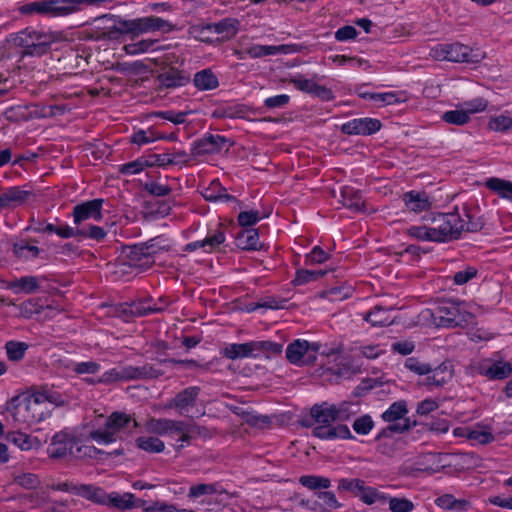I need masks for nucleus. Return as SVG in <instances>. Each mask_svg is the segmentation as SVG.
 Instances as JSON below:
<instances>
[{
	"mask_svg": "<svg viewBox=\"0 0 512 512\" xmlns=\"http://www.w3.org/2000/svg\"><path fill=\"white\" fill-rule=\"evenodd\" d=\"M426 224L413 225L407 235L419 241L447 243L463 233V217L457 210L448 213L432 212L423 217Z\"/></svg>",
	"mask_w": 512,
	"mask_h": 512,
	"instance_id": "obj_1",
	"label": "nucleus"
},
{
	"mask_svg": "<svg viewBox=\"0 0 512 512\" xmlns=\"http://www.w3.org/2000/svg\"><path fill=\"white\" fill-rule=\"evenodd\" d=\"M310 415L315 422L312 435L321 440L354 439L347 425L337 424L334 413V404L323 402L315 404L310 410Z\"/></svg>",
	"mask_w": 512,
	"mask_h": 512,
	"instance_id": "obj_2",
	"label": "nucleus"
},
{
	"mask_svg": "<svg viewBox=\"0 0 512 512\" xmlns=\"http://www.w3.org/2000/svg\"><path fill=\"white\" fill-rule=\"evenodd\" d=\"M172 30V24L157 16H146L134 19H119L108 31L110 39H117L121 35L130 34L133 37L141 34Z\"/></svg>",
	"mask_w": 512,
	"mask_h": 512,
	"instance_id": "obj_3",
	"label": "nucleus"
},
{
	"mask_svg": "<svg viewBox=\"0 0 512 512\" xmlns=\"http://www.w3.org/2000/svg\"><path fill=\"white\" fill-rule=\"evenodd\" d=\"M426 313L432 318L437 327L454 328L471 323L473 315L466 310L465 304L459 301L447 300L437 304Z\"/></svg>",
	"mask_w": 512,
	"mask_h": 512,
	"instance_id": "obj_4",
	"label": "nucleus"
},
{
	"mask_svg": "<svg viewBox=\"0 0 512 512\" xmlns=\"http://www.w3.org/2000/svg\"><path fill=\"white\" fill-rule=\"evenodd\" d=\"M139 423L125 412H113L105 420L104 429L89 431V436L98 444L107 445L121 438L118 434L125 432L132 434Z\"/></svg>",
	"mask_w": 512,
	"mask_h": 512,
	"instance_id": "obj_5",
	"label": "nucleus"
},
{
	"mask_svg": "<svg viewBox=\"0 0 512 512\" xmlns=\"http://www.w3.org/2000/svg\"><path fill=\"white\" fill-rule=\"evenodd\" d=\"M104 199L97 198L79 203L73 207V224L83 228L88 234L89 229H96L95 237H86V239L96 242H102L107 237V231L98 225L89 223V220L100 221L103 218L102 207Z\"/></svg>",
	"mask_w": 512,
	"mask_h": 512,
	"instance_id": "obj_6",
	"label": "nucleus"
},
{
	"mask_svg": "<svg viewBox=\"0 0 512 512\" xmlns=\"http://www.w3.org/2000/svg\"><path fill=\"white\" fill-rule=\"evenodd\" d=\"M429 55L436 61L465 63H478L484 58L482 51L459 42L437 44L431 48Z\"/></svg>",
	"mask_w": 512,
	"mask_h": 512,
	"instance_id": "obj_7",
	"label": "nucleus"
},
{
	"mask_svg": "<svg viewBox=\"0 0 512 512\" xmlns=\"http://www.w3.org/2000/svg\"><path fill=\"white\" fill-rule=\"evenodd\" d=\"M163 375V371L151 364L143 366H119L105 371L97 378V382L103 385H110L118 381H129L136 379H153Z\"/></svg>",
	"mask_w": 512,
	"mask_h": 512,
	"instance_id": "obj_8",
	"label": "nucleus"
},
{
	"mask_svg": "<svg viewBox=\"0 0 512 512\" xmlns=\"http://www.w3.org/2000/svg\"><path fill=\"white\" fill-rule=\"evenodd\" d=\"M13 41L16 46L24 48L26 55L41 56L49 50L53 37L51 34L27 28L17 33Z\"/></svg>",
	"mask_w": 512,
	"mask_h": 512,
	"instance_id": "obj_9",
	"label": "nucleus"
},
{
	"mask_svg": "<svg viewBox=\"0 0 512 512\" xmlns=\"http://www.w3.org/2000/svg\"><path fill=\"white\" fill-rule=\"evenodd\" d=\"M321 344L318 342H308L304 339H296L286 348V358L293 365L312 364L317 359V354Z\"/></svg>",
	"mask_w": 512,
	"mask_h": 512,
	"instance_id": "obj_10",
	"label": "nucleus"
},
{
	"mask_svg": "<svg viewBox=\"0 0 512 512\" xmlns=\"http://www.w3.org/2000/svg\"><path fill=\"white\" fill-rule=\"evenodd\" d=\"M408 413L407 404L404 400H399L392 403L389 408L381 415L385 422L392 423L386 428L382 429L377 435V439L389 437L392 433H402L410 428L408 420L405 419L404 423L397 422L403 419Z\"/></svg>",
	"mask_w": 512,
	"mask_h": 512,
	"instance_id": "obj_11",
	"label": "nucleus"
},
{
	"mask_svg": "<svg viewBox=\"0 0 512 512\" xmlns=\"http://www.w3.org/2000/svg\"><path fill=\"white\" fill-rule=\"evenodd\" d=\"M82 432L66 430L57 432L53 435L51 443L47 448L49 457L54 459L64 458L71 456L75 444L83 441Z\"/></svg>",
	"mask_w": 512,
	"mask_h": 512,
	"instance_id": "obj_12",
	"label": "nucleus"
},
{
	"mask_svg": "<svg viewBox=\"0 0 512 512\" xmlns=\"http://www.w3.org/2000/svg\"><path fill=\"white\" fill-rule=\"evenodd\" d=\"M50 489L55 491H62L77 496H81L87 500L95 503H105L106 493L103 489L90 484H76L73 482L65 481L59 483H53Z\"/></svg>",
	"mask_w": 512,
	"mask_h": 512,
	"instance_id": "obj_13",
	"label": "nucleus"
},
{
	"mask_svg": "<svg viewBox=\"0 0 512 512\" xmlns=\"http://www.w3.org/2000/svg\"><path fill=\"white\" fill-rule=\"evenodd\" d=\"M201 388L190 386L178 392L166 405L168 409H175L180 415L190 416L195 407Z\"/></svg>",
	"mask_w": 512,
	"mask_h": 512,
	"instance_id": "obj_14",
	"label": "nucleus"
},
{
	"mask_svg": "<svg viewBox=\"0 0 512 512\" xmlns=\"http://www.w3.org/2000/svg\"><path fill=\"white\" fill-rule=\"evenodd\" d=\"M122 260L124 264L139 270H146L154 264V259L145 251L142 243L125 247L122 251Z\"/></svg>",
	"mask_w": 512,
	"mask_h": 512,
	"instance_id": "obj_15",
	"label": "nucleus"
},
{
	"mask_svg": "<svg viewBox=\"0 0 512 512\" xmlns=\"http://www.w3.org/2000/svg\"><path fill=\"white\" fill-rule=\"evenodd\" d=\"M381 122L376 118H354L342 124L341 131L347 135L368 136L381 129Z\"/></svg>",
	"mask_w": 512,
	"mask_h": 512,
	"instance_id": "obj_16",
	"label": "nucleus"
},
{
	"mask_svg": "<svg viewBox=\"0 0 512 512\" xmlns=\"http://www.w3.org/2000/svg\"><path fill=\"white\" fill-rule=\"evenodd\" d=\"M82 437L84 440L79 444H75L72 450L71 456L74 458L103 460V456L121 455L123 453L122 450H114L113 452L107 453L93 445L86 444L88 440H92L89 433L87 435L82 433Z\"/></svg>",
	"mask_w": 512,
	"mask_h": 512,
	"instance_id": "obj_17",
	"label": "nucleus"
},
{
	"mask_svg": "<svg viewBox=\"0 0 512 512\" xmlns=\"http://www.w3.org/2000/svg\"><path fill=\"white\" fill-rule=\"evenodd\" d=\"M479 373L489 380H502L512 374V364L502 360H484L479 365Z\"/></svg>",
	"mask_w": 512,
	"mask_h": 512,
	"instance_id": "obj_18",
	"label": "nucleus"
},
{
	"mask_svg": "<svg viewBox=\"0 0 512 512\" xmlns=\"http://www.w3.org/2000/svg\"><path fill=\"white\" fill-rule=\"evenodd\" d=\"M227 139L221 135L208 134L193 143L192 154L195 156L214 154L223 148Z\"/></svg>",
	"mask_w": 512,
	"mask_h": 512,
	"instance_id": "obj_19",
	"label": "nucleus"
},
{
	"mask_svg": "<svg viewBox=\"0 0 512 512\" xmlns=\"http://www.w3.org/2000/svg\"><path fill=\"white\" fill-rule=\"evenodd\" d=\"M32 196V192L19 186L9 187L0 193V209L15 208L23 205Z\"/></svg>",
	"mask_w": 512,
	"mask_h": 512,
	"instance_id": "obj_20",
	"label": "nucleus"
},
{
	"mask_svg": "<svg viewBox=\"0 0 512 512\" xmlns=\"http://www.w3.org/2000/svg\"><path fill=\"white\" fill-rule=\"evenodd\" d=\"M405 207L414 213L428 211L432 206V200L426 192L409 191L403 195Z\"/></svg>",
	"mask_w": 512,
	"mask_h": 512,
	"instance_id": "obj_21",
	"label": "nucleus"
},
{
	"mask_svg": "<svg viewBox=\"0 0 512 512\" xmlns=\"http://www.w3.org/2000/svg\"><path fill=\"white\" fill-rule=\"evenodd\" d=\"M39 286V278L32 275L23 276L13 281L5 282V289L11 290L15 294H32L39 289Z\"/></svg>",
	"mask_w": 512,
	"mask_h": 512,
	"instance_id": "obj_22",
	"label": "nucleus"
},
{
	"mask_svg": "<svg viewBox=\"0 0 512 512\" xmlns=\"http://www.w3.org/2000/svg\"><path fill=\"white\" fill-rule=\"evenodd\" d=\"M362 319L374 327H383L391 325L394 320L391 317V308L375 306L368 312L362 313Z\"/></svg>",
	"mask_w": 512,
	"mask_h": 512,
	"instance_id": "obj_23",
	"label": "nucleus"
},
{
	"mask_svg": "<svg viewBox=\"0 0 512 512\" xmlns=\"http://www.w3.org/2000/svg\"><path fill=\"white\" fill-rule=\"evenodd\" d=\"M239 27V21L235 18H225L219 22L209 23L203 29L210 32L222 35L224 38H233Z\"/></svg>",
	"mask_w": 512,
	"mask_h": 512,
	"instance_id": "obj_24",
	"label": "nucleus"
},
{
	"mask_svg": "<svg viewBox=\"0 0 512 512\" xmlns=\"http://www.w3.org/2000/svg\"><path fill=\"white\" fill-rule=\"evenodd\" d=\"M158 82L164 88H177L186 85L189 77L176 68H169L158 75Z\"/></svg>",
	"mask_w": 512,
	"mask_h": 512,
	"instance_id": "obj_25",
	"label": "nucleus"
},
{
	"mask_svg": "<svg viewBox=\"0 0 512 512\" xmlns=\"http://www.w3.org/2000/svg\"><path fill=\"white\" fill-rule=\"evenodd\" d=\"M342 204L353 212L365 211V201L361 193L353 187L345 186L341 189Z\"/></svg>",
	"mask_w": 512,
	"mask_h": 512,
	"instance_id": "obj_26",
	"label": "nucleus"
},
{
	"mask_svg": "<svg viewBox=\"0 0 512 512\" xmlns=\"http://www.w3.org/2000/svg\"><path fill=\"white\" fill-rule=\"evenodd\" d=\"M236 246L242 250H260L262 245L259 241L258 230L248 228L240 231L236 236Z\"/></svg>",
	"mask_w": 512,
	"mask_h": 512,
	"instance_id": "obj_27",
	"label": "nucleus"
},
{
	"mask_svg": "<svg viewBox=\"0 0 512 512\" xmlns=\"http://www.w3.org/2000/svg\"><path fill=\"white\" fill-rule=\"evenodd\" d=\"M193 84L200 91H209L219 87V80L215 73L207 68L194 74Z\"/></svg>",
	"mask_w": 512,
	"mask_h": 512,
	"instance_id": "obj_28",
	"label": "nucleus"
},
{
	"mask_svg": "<svg viewBox=\"0 0 512 512\" xmlns=\"http://www.w3.org/2000/svg\"><path fill=\"white\" fill-rule=\"evenodd\" d=\"M223 356L231 360L238 358H255L253 342L229 344L224 348Z\"/></svg>",
	"mask_w": 512,
	"mask_h": 512,
	"instance_id": "obj_29",
	"label": "nucleus"
},
{
	"mask_svg": "<svg viewBox=\"0 0 512 512\" xmlns=\"http://www.w3.org/2000/svg\"><path fill=\"white\" fill-rule=\"evenodd\" d=\"M453 371L451 365L442 363L437 367L431 366L430 374H428L427 382L429 385L442 386L452 379Z\"/></svg>",
	"mask_w": 512,
	"mask_h": 512,
	"instance_id": "obj_30",
	"label": "nucleus"
},
{
	"mask_svg": "<svg viewBox=\"0 0 512 512\" xmlns=\"http://www.w3.org/2000/svg\"><path fill=\"white\" fill-rule=\"evenodd\" d=\"M202 196L205 200L211 202H229L235 200L234 196L228 194L218 180L212 181L209 187L203 190Z\"/></svg>",
	"mask_w": 512,
	"mask_h": 512,
	"instance_id": "obj_31",
	"label": "nucleus"
},
{
	"mask_svg": "<svg viewBox=\"0 0 512 512\" xmlns=\"http://www.w3.org/2000/svg\"><path fill=\"white\" fill-rule=\"evenodd\" d=\"M435 504L446 510H453L456 512H466L470 503L465 499H456L452 494H444L435 500Z\"/></svg>",
	"mask_w": 512,
	"mask_h": 512,
	"instance_id": "obj_32",
	"label": "nucleus"
},
{
	"mask_svg": "<svg viewBox=\"0 0 512 512\" xmlns=\"http://www.w3.org/2000/svg\"><path fill=\"white\" fill-rule=\"evenodd\" d=\"M158 43L159 41L156 39H142L134 43L125 44L123 50L127 55L135 56L159 50Z\"/></svg>",
	"mask_w": 512,
	"mask_h": 512,
	"instance_id": "obj_33",
	"label": "nucleus"
},
{
	"mask_svg": "<svg viewBox=\"0 0 512 512\" xmlns=\"http://www.w3.org/2000/svg\"><path fill=\"white\" fill-rule=\"evenodd\" d=\"M255 358L262 356L271 357L281 354L283 345L270 340L252 341Z\"/></svg>",
	"mask_w": 512,
	"mask_h": 512,
	"instance_id": "obj_34",
	"label": "nucleus"
},
{
	"mask_svg": "<svg viewBox=\"0 0 512 512\" xmlns=\"http://www.w3.org/2000/svg\"><path fill=\"white\" fill-rule=\"evenodd\" d=\"M6 440L10 443H13L23 451H28L38 446L37 438L20 431H12L7 433Z\"/></svg>",
	"mask_w": 512,
	"mask_h": 512,
	"instance_id": "obj_35",
	"label": "nucleus"
},
{
	"mask_svg": "<svg viewBox=\"0 0 512 512\" xmlns=\"http://www.w3.org/2000/svg\"><path fill=\"white\" fill-rule=\"evenodd\" d=\"M287 52H288V46H286V45L274 46V45L255 44L246 49V54L250 58H254V59L261 58V57L268 56V55H275L278 53H287Z\"/></svg>",
	"mask_w": 512,
	"mask_h": 512,
	"instance_id": "obj_36",
	"label": "nucleus"
},
{
	"mask_svg": "<svg viewBox=\"0 0 512 512\" xmlns=\"http://www.w3.org/2000/svg\"><path fill=\"white\" fill-rule=\"evenodd\" d=\"M120 509H130L132 507H140L139 502H142L140 499H136V497L132 493H123L119 494L116 492L111 493L110 495H106V500Z\"/></svg>",
	"mask_w": 512,
	"mask_h": 512,
	"instance_id": "obj_37",
	"label": "nucleus"
},
{
	"mask_svg": "<svg viewBox=\"0 0 512 512\" xmlns=\"http://www.w3.org/2000/svg\"><path fill=\"white\" fill-rule=\"evenodd\" d=\"M87 234L86 231L83 228L77 227V225L69 226V225H62L58 226V230L56 231V234L64 239L68 238H76L79 241L86 240V237H95L97 230L92 229L88 231Z\"/></svg>",
	"mask_w": 512,
	"mask_h": 512,
	"instance_id": "obj_38",
	"label": "nucleus"
},
{
	"mask_svg": "<svg viewBox=\"0 0 512 512\" xmlns=\"http://www.w3.org/2000/svg\"><path fill=\"white\" fill-rule=\"evenodd\" d=\"M135 443L137 448L147 453H161L165 450L164 442L155 436H140Z\"/></svg>",
	"mask_w": 512,
	"mask_h": 512,
	"instance_id": "obj_39",
	"label": "nucleus"
},
{
	"mask_svg": "<svg viewBox=\"0 0 512 512\" xmlns=\"http://www.w3.org/2000/svg\"><path fill=\"white\" fill-rule=\"evenodd\" d=\"M299 483L307 489L317 492L331 486V480L320 475H303L299 478Z\"/></svg>",
	"mask_w": 512,
	"mask_h": 512,
	"instance_id": "obj_40",
	"label": "nucleus"
},
{
	"mask_svg": "<svg viewBox=\"0 0 512 512\" xmlns=\"http://www.w3.org/2000/svg\"><path fill=\"white\" fill-rule=\"evenodd\" d=\"M12 252L15 257L28 261L37 258L40 249L37 246L29 245L26 241L21 240L13 244Z\"/></svg>",
	"mask_w": 512,
	"mask_h": 512,
	"instance_id": "obj_41",
	"label": "nucleus"
},
{
	"mask_svg": "<svg viewBox=\"0 0 512 512\" xmlns=\"http://www.w3.org/2000/svg\"><path fill=\"white\" fill-rule=\"evenodd\" d=\"M20 500L31 503V509H40L50 502V496L46 490H33L30 493L22 494L17 497Z\"/></svg>",
	"mask_w": 512,
	"mask_h": 512,
	"instance_id": "obj_42",
	"label": "nucleus"
},
{
	"mask_svg": "<svg viewBox=\"0 0 512 512\" xmlns=\"http://www.w3.org/2000/svg\"><path fill=\"white\" fill-rule=\"evenodd\" d=\"M358 497L363 503L367 505H372L374 503H385L388 499L384 493L380 492L374 487L366 486L365 484L363 485L361 492L358 493Z\"/></svg>",
	"mask_w": 512,
	"mask_h": 512,
	"instance_id": "obj_43",
	"label": "nucleus"
},
{
	"mask_svg": "<svg viewBox=\"0 0 512 512\" xmlns=\"http://www.w3.org/2000/svg\"><path fill=\"white\" fill-rule=\"evenodd\" d=\"M225 232L223 230L222 224H217V229L213 231H209L204 241L205 245V251L206 252H212L217 247H219L221 244L225 242Z\"/></svg>",
	"mask_w": 512,
	"mask_h": 512,
	"instance_id": "obj_44",
	"label": "nucleus"
},
{
	"mask_svg": "<svg viewBox=\"0 0 512 512\" xmlns=\"http://www.w3.org/2000/svg\"><path fill=\"white\" fill-rule=\"evenodd\" d=\"M315 495L320 501L319 506L321 510L324 512H331L343 506L331 491H318Z\"/></svg>",
	"mask_w": 512,
	"mask_h": 512,
	"instance_id": "obj_45",
	"label": "nucleus"
},
{
	"mask_svg": "<svg viewBox=\"0 0 512 512\" xmlns=\"http://www.w3.org/2000/svg\"><path fill=\"white\" fill-rule=\"evenodd\" d=\"M169 421L168 418H150L144 423L143 429L149 434L166 436Z\"/></svg>",
	"mask_w": 512,
	"mask_h": 512,
	"instance_id": "obj_46",
	"label": "nucleus"
},
{
	"mask_svg": "<svg viewBox=\"0 0 512 512\" xmlns=\"http://www.w3.org/2000/svg\"><path fill=\"white\" fill-rule=\"evenodd\" d=\"M373 102L378 105H393L400 102H404L406 100V96L404 92H382V93H374Z\"/></svg>",
	"mask_w": 512,
	"mask_h": 512,
	"instance_id": "obj_47",
	"label": "nucleus"
},
{
	"mask_svg": "<svg viewBox=\"0 0 512 512\" xmlns=\"http://www.w3.org/2000/svg\"><path fill=\"white\" fill-rule=\"evenodd\" d=\"M486 186L492 191L497 192L501 197L512 198V182L500 178H489Z\"/></svg>",
	"mask_w": 512,
	"mask_h": 512,
	"instance_id": "obj_48",
	"label": "nucleus"
},
{
	"mask_svg": "<svg viewBox=\"0 0 512 512\" xmlns=\"http://www.w3.org/2000/svg\"><path fill=\"white\" fill-rule=\"evenodd\" d=\"M29 345L20 341H8L5 344L6 354L11 361H20L24 358Z\"/></svg>",
	"mask_w": 512,
	"mask_h": 512,
	"instance_id": "obj_49",
	"label": "nucleus"
},
{
	"mask_svg": "<svg viewBox=\"0 0 512 512\" xmlns=\"http://www.w3.org/2000/svg\"><path fill=\"white\" fill-rule=\"evenodd\" d=\"M165 310V306L151 304L150 300H141L131 305V313L136 316H144L153 313H159Z\"/></svg>",
	"mask_w": 512,
	"mask_h": 512,
	"instance_id": "obj_50",
	"label": "nucleus"
},
{
	"mask_svg": "<svg viewBox=\"0 0 512 512\" xmlns=\"http://www.w3.org/2000/svg\"><path fill=\"white\" fill-rule=\"evenodd\" d=\"M326 274L325 270H307L299 269L296 271L295 278L292 283L295 286L305 285L309 282H313L323 277Z\"/></svg>",
	"mask_w": 512,
	"mask_h": 512,
	"instance_id": "obj_51",
	"label": "nucleus"
},
{
	"mask_svg": "<svg viewBox=\"0 0 512 512\" xmlns=\"http://www.w3.org/2000/svg\"><path fill=\"white\" fill-rule=\"evenodd\" d=\"M46 401L55 405H61L63 403V400L59 394L46 390L34 394L32 400H30L26 405V408L30 409L32 404L38 405Z\"/></svg>",
	"mask_w": 512,
	"mask_h": 512,
	"instance_id": "obj_52",
	"label": "nucleus"
},
{
	"mask_svg": "<svg viewBox=\"0 0 512 512\" xmlns=\"http://www.w3.org/2000/svg\"><path fill=\"white\" fill-rule=\"evenodd\" d=\"M358 412V405L351 402H342L334 405V413L337 421H346Z\"/></svg>",
	"mask_w": 512,
	"mask_h": 512,
	"instance_id": "obj_53",
	"label": "nucleus"
},
{
	"mask_svg": "<svg viewBox=\"0 0 512 512\" xmlns=\"http://www.w3.org/2000/svg\"><path fill=\"white\" fill-rule=\"evenodd\" d=\"M316 78H318L317 74H314L312 79H306L302 75H296L291 77L289 82L299 91L312 95L317 84L314 82Z\"/></svg>",
	"mask_w": 512,
	"mask_h": 512,
	"instance_id": "obj_54",
	"label": "nucleus"
},
{
	"mask_svg": "<svg viewBox=\"0 0 512 512\" xmlns=\"http://www.w3.org/2000/svg\"><path fill=\"white\" fill-rule=\"evenodd\" d=\"M219 485L216 483L211 484H196L192 485L189 489L188 496L190 498H199L204 495H214L219 492Z\"/></svg>",
	"mask_w": 512,
	"mask_h": 512,
	"instance_id": "obj_55",
	"label": "nucleus"
},
{
	"mask_svg": "<svg viewBox=\"0 0 512 512\" xmlns=\"http://www.w3.org/2000/svg\"><path fill=\"white\" fill-rule=\"evenodd\" d=\"M364 481L358 478H341L338 480V491H349L358 497V493L364 485Z\"/></svg>",
	"mask_w": 512,
	"mask_h": 512,
	"instance_id": "obj_56",
	"label": "nucleus"
},
{
	"mask_svg": "<svg viewBox=\"0 0 512 512\" xmlns=\"http://www.w3.org/2000/svg\"><path fill=\"white\" fill-rule=\"evenodd\" d=\"M442 119L449 124L461 126L469 122L470 116L464 109L450 110L443 114Z\"/></svg>",
	"mask_w": 512,
	"mask_h": 512,
	"instance_id": "obj_57",
	"label": "nucleus"
},
{
	"mask_svg": "<svg viewBox=\"0 0 512 512\" xmlns=\"http://www.w3.org/2000/svg\"><path fill=\"white\" fill-rule=\"evenodd\" d=\"M468 439L485 445L494 441V435L489 428H474L468 432Z\"/></svg>",
	"mask_w": 512,
	"mask_h": 512,
	"instance_id": "obj_58",
	"label": "nucleus"
},
{
	"mask_svg": "<svg viewBox=\"0 0 512 512\" xmlns=\"http://www.w3.org/2000/svg\"><path fill=\"white\" fill-rule=\"evenodd\" d=\"M146 252H149L150 257L155 260V256L160 252L167 251L169 249V245L165 243V240L156 237L150 239L149 241L142 243Z\"/></svg>",
	"mask_w": 512,
	"mask_h": 512,
	"instance_id": "obj_59",
	"label": "nucleus"
},
{
	"mask_svg": "<svg viewBox=\"0 0 512 512\" xmlns=\"http://www.w3.org/2000/svg\"><path fill=\"white\" fill-rule=\"evenodd\" d=\"M464 211H465V213H464L465 218H463V224H464L463 232L464 231H467V232L480 231L485 225V221L483 220V218L475 217L466 209Z\"/></svg>",
	"mask_w": 512,
	"mask_h": 512,
	"instance_id": "obj_60",
	"label": "nucleus"
},
{
	"mask_svg": "<svg viewBox=\"0 0 512 512\" xmlns=\"http://www.w3.org/2000/svg\"><path fill=\"white\" fill-rule=\"evenodd\" d=\"M14 482L29 490H35L40 485V481L37 475L33 473H22L14 477Z\"/></svg>",
	"mask_w": 512,
	"mask_h": 512,
	"instance_id": "obj_61",
	"label": "nucleus"
},
{
	"mask_svg": "<svg viewBox=\"0 0 512 512\" xmlns=\"http://www.w3.org/2000/svg\"><path fill=\"white\" fill-rule=\"evenodd\" d=\"M389 509L392 512H412L414 504L407 498L388 497Z\"/></svg>",
	"mask_w": 512,
	"mask_h": 512,
	"instance_id": "obj_62",
	"label": "nucleus"
},
{
	"mask_svg": "<svg viewBox=\"0 0 512 512\" xmlns=\"http://www.w3.org/2000/svg\"><path fill=\"white\" fill-rule=\"evenodd\" d=\"M353 430L359 435H367L374 427V421L368 414L357 418L353 422Z\"/></svg>",
	"mask_w": 512,
	"mask_h": 512,
	"instance_id": "obj_63",
	"label": "nucleus"
},
{
	"mask_svg": "<svg viewBox=\"0 0 512 512\" xmlns=\"http://www.w3.org/2000/svg\"><path fill=\"white\" fill-rule=\"evenodd\" d=\"M488 126L491 130L496 132H505L512 128V118L504 115H499L490 119Z\"/></svg>",
	"mask_w": 512,
	"mask_h": 512,
	"instance_id": "obj_64",
	"label": "nucleus"
}]
</instances>
